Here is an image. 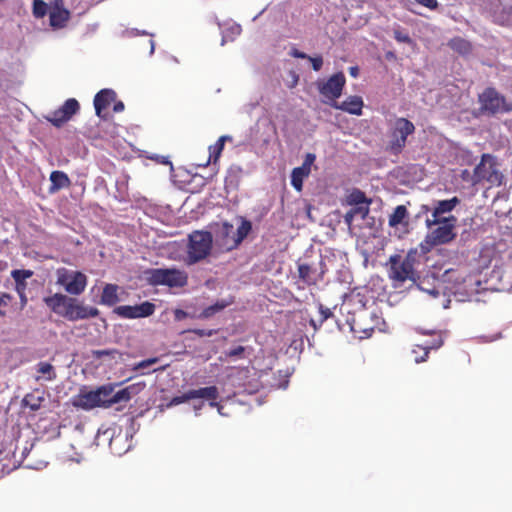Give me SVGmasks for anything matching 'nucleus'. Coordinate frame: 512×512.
<instances>
[{"label": "nucleus", "instance_id": "obj_15", "mask_svg": "<svg viewBox=\"0 0 512 512\" xmlns=\"http://www.w3.org/2000/svg\"><path fill=\"white\" fill-rule=\"evenodd\" d=\"M33 276L32 270L15 269L11 271V277L15 281V291L20 298L21 308H24L28 303L26 296L27 283L26 280Z\"/></svg>", "mask_w": 512, "mask_h": 512}, {"label": "nucleus", "instance_id": "obj_58", "mask_svg": "<svg viewBox=\"0 0 512 512\" xmlns=\"http://www.w3.org/2000/svg\"><path fill=\"white\" fill-rule=\"evenodd\" d=\"M4 0H0V2H3Z\"/></svg>", "mask_w": 512, "mask_h": 512}, {"label": "nucleus", "instance_id": "obj_16", "mask_svg": "<svg viewBox=\"0 0 512 512\" xmlns=\"http://www.w3.org/2000/svg\"><path fill=\"white\" fill-rule=\"evenodd\" d=\"M116 93L112 89H102L94 97L95 113L102 119L107 118L105 110L116 100Z\"/></svg>", "mask_w": 512, "mask_h": 512}, {"label": "nucleus", "instance_id": "obj_33", "mask_svg": "<svg viewBox=\"0 0 512 512\" xmlns=\"http://www.w3.org/2000/svg\"><path fill=\"white\" fill-rule=\"evenodd\" d=\"M37 371L45 376V379L52 381L56 378L54 367L47 362H40L37 366Z\"/></svg>", "mask_w": 512, "mask_h": 512}, {"label": "nucleus", "instance_id": "obj_50", "mask_svg": "<svg viewBox=\"0 0 512 512\" xmlns=\"http://www.w3.org/2000/svg\"><path fill=\"white\" fill-rule=\"evenodd\" d=\"M188 317V313L182 309H176L174 311V318L176 321H181Z\"/></svg>", "mask_w": 512, "mask_h": 512}, {"label": "nucleus", "instance_id": "obj_39", "mask_svg": "<svg viewBox=\"0 0 512 512\" xmlns=\"http://www.w3.org/2000/svg\"><path fill=\"white\" fill-rule=\"evenodd\" d=\"M191 399H192V397H190V390H189V391H187L186 393H184V394H183V395H181V396H175V397H173V398L170 400V402H169L168 406H169V407H171V406H176V405H179V404H181V403L187 402V401H189V400H191Z\"/></svg>", "mask_w": 512, "mask_h": 512}, {"label": "nucleus", "instance_id": "obj_21", "mask_svg": "<svg viewBox=\"0 0 512 512\" xmlns=\"http://www.w3.org/2000/svg\"><path fill=\"white\" fill-rule=\"evenodd\" d=\"M459 203L460 200L456 196L451 199L437 201L430 219H442V214L451 212Z\"/></svg>", "mask_w": 512, "mask_h": 512}, {"label": "nucleus", "instance_id": "obj_20", "mask_svg": "<svg viewBox=\"0 0 512 512\" xmlns=\"http://www.w3.org/2000/svg\"><path fill=\"white\" fill-rule=\"evenodd\" d=\"M45 401L44 392L36 389L30 393H27L22 401L21 406L23 408H29L31 411H38Z\"/></svg>", "mask_w": 512, "mask_h": 512}, {"label": "nucleus", "instance_id": "obj_27", "mask_svg": "<svg viewBox=\"0 0 512 512\" xmlns=\"http://www.w3.org/2000/svg\"><path fill=\"white\" fill-rule=\"evenodd\" d=\"M218 396H219V392H218V388L216 386H208V387L190 390V397H192V399L204 398V399L214 401L218 398Z\"/></svg>", "mask_w": 512, "mask_h": 512}, {"label": "nucleus", "instance_id": "obj_43", "mask_svg": "<svg viewBox=\"0 0 512 512\" xmlns=\"http://www.w3.org/2000/svg\"><path fill=\"white\" fill-rule=\"evenodd\" d=\"M311 64H312V68L314 71H320L322 66H323V58L321 55H317V56H309L308 55V58H307Z\"/></svg>", "mask_w": 512, "mask_h": 512}, {"label": "nucleus", "instance_id": "obj_49", "mask_svg": "<svg viewBox=\"0 0 512 512\" xmlns=\"http://www.w3.org/2000/svg\"><path fill=\"white\" fill-rule=\"evenodd\" d=\"M289 55L294 57V58H299V59H306L308 58V55L302 51H299L298 49L296 48H292L289 52Z\"/></svg>", "mask_w": 512, "mask_h": 512}, {"label": "nucleus", "instance_id": "obj_5", "mask_svg": "<svg viewBox=\"0 0 512 512\" xmlns=\"http://www.w3.org/2000/svg\"><path fill=\"white\" fill-rule=\"evenodd\" d=\"M213 236L208 231H194L189 235L187 262L195 264L205 259L211 252Z\"/></svg>", "mask_w": 512, "mask_h": 512}, {"label": "nucleus", "instance_id": "obj_48", "mask_svg": "<svg viewBox=\"0 0 512 512\" xmlns=\"http://www.w3.org/2000/svg\"><path fill=\"white\" fill-rule=\"evenodd\" d=\"M191 332L199 337H210L215 333L214 330H205V329H193Z\"/></svg>", "mask_w": 512, "mask_h": 512}, {"label": "nucleus", "instance_id": "obj_25", "mask_svg": "<svg viewBox=\"0 0 512 512\" xmlns=\"http://www.w3.org/2000/svg\"><path fill=\"white\" fill-rule=\"evenodd\" d=\"M69 19V12L66 9L56 6L50 12V25L55 28L64 27L65 23Z\"/></svg>", "mask_w": 512, "mask_h": 512}, {"label": "nucleus", "instance_id": "obj_55", "mask_svg": "<svg viewBox=\"0 0 512 512\" xmlns=\"http://www.w3.org/2000/svg\"><path fill=\"white\" fill-rule=\"evenodd\" d=\"M2 299H0V317H4L6 312L2 309Z\"/></svg>", "mask_w": 512, "mask_h": 512}, {"label": "nucleus", "instance_id": "obj_34", "mask_svg": "<svg viewBox=\"0 0 512 512\" xmlns=\"http://www.w3.org/2000/svg\"><path fill=\"white\" fill-rule=\"evenodd\" d=\"M433 336L432 340L422 343L424 345V349H426L428 353H430L431 350L439 349L444 343L441 333H433Z\"/></svg>", "mask_w": 512, "mask_h": 512}, {"label": "nucleus", "instance_id": "obj_54", "mask_svg": "<svg viewBox=\"0 0 512 512\" xmlns=\"http://www.w3.org/2000/svg\"><path fill=\"white\" fill-rule=\"evenodd\" d=\"M209 405L211 407H216L218 409V412L222 414V406L218 402H216V400L210 401Z\"/></svg>", "mask_w": 512, "mask_h": 512}, {"label": "nucleus", "instance_id": "obj_53", "mask_svg": "<svg viewBox=\"0 0 512 512\" xmlns=\"http://www.w3.org/2000/svg\"><path fill=\"white\" fill-rule=\"evenodd\" d=\"M349 73L352 77H357L359 74V69L357 66H353L349 68Z\"/></svg>", "mask_w": 512, "mask_h": 512}, {"label": "nucleus", "instance_id": "obj_56", "mask_svg": "<svg viewBox=\"0 0 512 512\" xmlns=\"http://www.w3.org/2000/svg\"><path fill=\"white\" fill-rule=\"evenodd\" d=\"M430 293L433 294L434 296H437L439 294V292L436 290H432Z\"/></svg>", "mask_w": 512, "mask_h": 512}, {"label": "nucleus", "instance_id": "obj_28", "mask_svg": "<svg viewBox=\"0 0 512 512\" xmlns=\"http://www.w3.org/2000/svg\"><path fill=\"white\" fill-rule=\"evenodd\" d=\"M232 137L228 135L221 136L215 144L209 147V162L216 163L221 156L226 141H231Z\"/></svg>", "mask_w": 512, "mask_h": 512}, {"label": "nucleus", "instance_id": "obj_29", "mask_svg": "<svg viewBox=\"0 0 512 512\" xmlns=\"http://www.w3.org/2000/svg\"><path fill=\"white\" fill-rule=\"evenodd\" d=\"M232 302H228L225 300L217 301L215 304L210 305L203 309V311L200 313L199 318L201 319H208L214 316L216 313L222 311L227 306H229Z\"/></svg>", "mask_w": 512, "mask_h": 512}, {"label": "nucleus", "instance_id": "obj_47", "mask_svg": "<svg viewBox=\"0 0 512 512\" xmlns=\"http://www.w3.org/2000/svg\"><path fill=\"white\" fill-rule=\"evenodd\" d=\"M97 391H101V397L110 399V397L113 395V388L111 386H102L97 389Z\"/></svg>", "mask_w": 512, "mask_h": 512}, {"label": "nucleus", "instance_id": "obj_10", "mask_svg": "<svg viewBox=\"0 0 512 512\" xmlns=\"http://www.w3.org/2000/svg\"><path fill=\"white\" fill-rule=\"evenodd\" d=\"M346 84V78L343 72L333 74L326 82L318 83L319 93L325 97L330 103L337 102V99L341 96L343 88Z\"/></svg>", "mask_w": 512, "mask_h": 512}, {"label": "nucleus", "instance_id": "obj_24", "mask_svg": "<svg viewBox=\"0 0 512 512\" xmlns=\"http://www.w3.org/2000/svg\"><path fill=\"white\" fill-rule=\"evenodd\" d=\"M118 289L116 284H106L101 294V303L107 306H114L118 301Z\"/></svg>", "mask_w": 512, "mask_h": 512}, {"label": "nucleus", "instance_id": "obj_35", "mask_svg": "<svg viewBox=\"0 0 512 512\" xmlns=\"http://www.w3.org/2000/svg\"><path fill=\"white\" fill-rule=\"evenodd\" d=\"M319 312L320 319L318 324L314 319L310 320V324L314 327L315 330H317L318 327H320L328 318L332 317L333 315L332 311L329 308L324 307L322 304H319Z\"/></svg>", "mask_w": 512, "mask_h": 512}, {"label": "nucleus", "instance_id": "obj_38", "mask_svg": "<svg viewBox=\"0 0 512 512\" xmlns=\"http://www.w3.org/2000/svg\"><path fill=\"white\" fill-rule=\"evenodd\" d=\"M48 5L42 0H34L33 15L36 18H43L47 13Z\"/></svg>", "mask_w": 512, "mask_h": 512}, {"label": "nucleus", "instance_id": "obj_40", "mask_svg": "<svg viewBox=\"0 0 512 512\" xmlns=\"http://www.w3.org/2000/svg\"><path fill=\"white\" fill-rule=\"evenodd\" d=\"M475 170L471 173L468 169L461 171L460 177L463 181L469 182L472 186H476L479 182L475 181Z\"/></svg>", "mask_w": 512, "mask_h": 512}, {"label": "nucleus", "instance_id": "obj_32", "mask_svg": "<svg viewBox=\"0 0 512 512\" xmlns=\"http://www.w3.org/2000/svg\"><path fill=\"white\" fill-rule=\"evenodd\" d=\"M411 354L413 356L414 362L417 364L425 362L429 356V353L426 349H424L423 344H415L411 350Z\"/></svg>", "mask_w": 512, "mask_h": 512}, {"label": "nucleus", "instance_id": "obj_14", "mask_svg": "<svg viewBox=\"0 0 512 512\" xmlns=\"http://www.w3.org/2000/svg\"><path fill=\"white\" fill-rule=\"evenodd\" d=\"M316 160V155L307 153L301 166L296 167L291 173V185L297 190L301 191L303 187V180L311 173V166Z\"/></svg>", "mask_w": 512, "mask_h": 512}, {"label": "nucleus", "instance_id": "obj_12", "mask_svg": "<svg viewBox=\"0 0 512 512\" xmlns=\"http://www.w3.org/2000/svg\"><path fill=\"white\" fill-rule=\"evenodd\" d=\"M156 305L149 301H144L137 305H121L114 309L119 317L124 319L146 318L154 314Z\"/></svg>", "mask_w": 512, "mask_h": 512}, {"label": "nucleus", "instance_id": "obj_30", "mask_svg": "<svg viewBox=\"0 0 512 512\" xmlns=\"http://www.w3.org/2000/svg\"><path fill=\"white\" fill-rule=\"evenodd\" d=\"M369 204H363V205H359V206H356L352 209H350L344 219H345V222L348 224V225H351L353 219L356 217V216H359L361 219H365L366 216L368 215L369 213V207H368Z\"/></svg>", "mask_w": 512, "mask_h": 512}, {"label": "nucleus", "instance_id": "obj_46", "mask_svg": "<svg viewBox=\"0 0 512 512\" xmlns=\"http://www.w3.org/2000/svg\"><path fill=\"white\" fill-rule=\"evenodd\" d=\"M418 4L430 9V10H436L439 6V3L437 0H415Z\"/></svg>", "mask_w": 512, "mask_h": 512}, {"label": "nucleus", "instance_id": "obj_42", "mask_svg": "<svg viewBox=\"0 0 512 512\" xmlns=\"http://www.w3.org/2000/svg\"><path fill=\"white\" fill-rule=\"evenodd\" d=\"M158 360H159V359H158L157 357L142 360V361H140L139 363H137V364L133 367V370H139V369H145V368H148V367H150L151 365H153V364L157 363V362H158Z\"/></svg>", "mask_w": 512, "mask_h": 512}, {"label": "nucleus", "instance_id": "obj_51", "mask_svg": "<svg viewBox=\"0 0 512 512\" xmlns=\"http://www.w3.org/2000/svg\"><path fill=\"white\" fill-rule=\"evenodd\" d=\"M0 299H2V306L6 307L13 297L9 293L3 292L0 294Z\"/></svg>", "mask_w": 512, "mask_h": 512}, {"label": "nucleus", "instance_id": "obj_6", "mask_svg": "<svg viewBox=\"0 0 512 512\" xmlns=\"http://www.w3.org/2000/svg\"><path fill=\"white\" fill-rule=\"evenodd\" d=\"M149 281L152 285L182 288L188 283V274L176 268H157L149 272Z\"/></svg>", "mask_w": 512, "mask_h": 512}, {"label": "nucleus", "instance_id": "obj_52", "mask_svg": "<svg viewBox=\"0 0 512 512\" xmlns=\"http://www.w3.org/2000/svg\"><path fill=\"white\" fill-rule=\"evenodd\" d=\"M114 105H113V111L115 113H119V112H122L124 110V103L122 101H116L113 102Z\"/></svg>", "mask_w": 512, "mask_h": 512}, {"label": "nucleus", "instance_id": "obj_7", "mask_svg": "<svg viewBox=\"0 0 512 512\" xmlns=\"http://www.w3.org/2000/svg\"><path fill=\"white\" fill-rule=\"evenodd\" d=\"M57 284L64 287L70 295H80L87 286V276L80 271L59 268L56 271Z\"/></svg>", "mask_w": 512, "mask_h": 512}, {"label": "nucleus", "instance_id": "obj_18", "mask_svg": "<svg viewBox=\"0 0 512 512\" xmlns=\"http://www.w3.org/2000/svg\"><path fill=\"white\" fill-rule=\"evenodd\" d=\"M101 393V391L95 390L80 394L75 405L87 410L100 406L106 407V398H102Z\"/></svg>", "mask_w": 512, "mask_h": 512}, {"label": "nucleus", "instance_id": "obj_1", "mask_svg": "<svg viewBox=\"0 0 512 512\" xmlns=\"http://www.w3.org/2000/svg\"><path fill=\"white\" fill-rule=\"evenodd\" d=\"M46 306L55 314L69 320L78 321L94 318L99 315L95 307L84 305L77 298L55 293L43 299Z\"/></svg>", "mask_w": 512, "mask_h": 512}, {"label": "nucleus", "instance_id": "obj_19", "mask_svg": "<svg viewBox=\"0 0 512 512\" xmlns=\"http://www.w3.org/2000/svg\"><path fill=\"white\" fill-rule=\"evenodd\" d=\"M144 386V383H137L117 391L110 397V399L106 398V407H110L113 404L120 402H128L131 399L132 394L138 393L141 389L144 388Z\"/></svg>", "mask_w": 512, "mask_h": 512}, {"label": "nucleus", "instance_id": "obj_22", "mask_svg": "<svg viewBox=\"0 0 512 512\" xmlns=\"http://www.w3.org/2000/svg\"><path fill=\"white\" fill-rule=\"evenodd\" d=\"M51 186L49 191L51 193L57 192L63 188H68L71 185V181L66 173L63 171H53L50 174Z\"/></svg>", "mask_w": 512, "mask_h": 512}, {"label": "nucleus", "instance_id": "obj_9", "mask_svg": "<svg viewBox=\"0 0 512 512\" xmlns=\"http://www.w3.org/2000/svg\"><path fill=\"white\" fill-rule=\"evenodd\" d=\"M475 181L482 182L486 180L492 185H501L502 174L496 168V163L493 156L490 154H483L481 161L475 167Z\"/></svg>", "mask_w": 512, "mask_h": 512}, {"label": "nucleus", "instance_id": "obj_44", "mask_svg": "<svg viewBox=\"0 0 512 512\" xmlns=\"http://www.w3.org/2000/svg\"><path fill=\"white\" fill-rule=\"evenodd\" d=\"M394 38L400 43L409 44L412 42L410 36L401 30H394Z\"/></svg>", "mask_w": 512, "mask_h": 512}, {"label": "nucleus", "instance_id": "obj_3", "mask_svg": "<svg viewBox=\"0 0 512 512\" xmlns=\"http://www.w3.org/2000/svg\"><path fill=\"white\" fill-rule=\"evenodd\" d=\"M457 218L450 215L442 219H426V226L432 228L438 225L437 228L431 230L426 236V242L431 246H437L447 244L455 239L456 233L454 229L456 227Z\"/></svg>", "mask_w": 512, "mask_h": 512}, {"label": "nucleus", "instance_id": "obj_23", "mask_svg": "<svg viewBox=\"0 0 512 512\" xmlns=\"http://www.w3.org/2000/svg\"><path fill=\"white\" fill-rule=\"evenodd\" d=\"M409 212L405 205H398L389 216L388 224L391 227H397L401 224H408Z\"/></svg>", "mask_w": 512, "mask_h": 512}, {"label": "nucleus", "instance_id": "obj_41", "mask_svg": "<svg viewBox=\"0 0 512 512\" xmlns=\"http://www.w3.org/2000/svg\"><path fill=\"white\" fill-rule=\"evenodd\" d=\"M245 352V347L237 346L226 352V356L229 358H242Z\"/></svg>", "mask_w": 512, "mask_h": 512}, {"label": "nucleus", "instance_id": "obj_11", "mask_svg": "<svg viewBox=\"0 0 512 512\" xmlns=\"http://www.w3.org/2000/svg\"><path fill=\"white\" fill-rule=\"evenodd\" d=\"M211 233L215 243L230 251L236 248L234 226L228 222H217L211 225Z\"/></svg>", "mask_w": 512, "mask_h": 512}, {"label": "nucleus", "instance_id": "obj_36", "mask_svg": "<svg viewBox=\"0 0 512 512\" xmlns=\"http://www.w3.org/2000/svg\"><path fill=\"white\" fill-rule=\"evenodd\" d=\"M348 199L350 204H355L357 206L370 203V201L367 200L365 193L358 189L354 190Z\"/></svg>", "mask_w": 512, "mask_h": 512}, {"label": "nucleus", "instance_id": "obj_2", "mask_svg": "<svg viewBox=\"0 0 512 512\" xmlns=\"http://www.w3.org/2000/svg\"><path fill=\"white\" fill-rule=\"evenodd\" d=\"M417 250L411 249L405 257L394 254L389 257L386 264L388 278L393 282L394 287L401 286L404 282L410 280L416 282L419 276L415 271Z\"/></svg>", "mask_w": 512, "mask_h": 512}, {"label": "nucleus", "instance_id": "obj_45", "mask_svg": "<svg viewBox=\"0 0 512 512\" xmlns=\"http://www.w3.org/2000/svg\"><path fill=\"white\" fill-rule=\"evenodd\" d=\"M349 325H350L351 330H352L353 332H355V333H358V332H360V331H363V332H367V331H368V329H366V328H362V327H361V325H360V323H359V320H357V319H355V318H353V319L351 320V322H349ZM369 331H370V332H372V331H373V328H370V329H369Z\"/></svg>", "mask_w": 512, "mask_h": 512}, {"label": "nucleus", "instance_id": "obj_37", "mask_svg": "<svg viewBox=\"0 0 512 512\" xmlns=\"http://www.w3.org/2000/svg\"><path fill=\"white\" fill-rule=\"evenodd\" d=\"M450 46L453 49L459 51L460 53H467L471 49L470 43L461 38H456V39L451 40Z\"/></svg>", "mask_w": 512, "mask_h": 512}, {"label": "nucleus", "instance_id": "obj_57", "mask_svg": "<svg viewBox=\"0 0 512 512\" xmlns=\"http://www.w3.org/2000/svg\"><path fill=\"white\" fill-rule=\"evenodd\" d=\"M364 311L361 312V314L358 315L359 320L364 316Z\"/></svg>", "mask_w": 512, "mask_h": 512}, {"label": "nucleus", "instance_id": "obj_31", "mask_svg": "<svg viewBox=\"0 0 512 512\" xmlns=\"http://www.w3.org/2000/svg\"><path fill=\"white\" fill-rule=\"evenodd\" d=\"M251 229H252V225H251V222L248 220H243L241 225L237 228V230L234 229L236 248L247 237V235L249 234Z\"/></svg>", "mask_w": 512, "mask_h": 512}, {"label": "nucleus", "instance_id": "obj_8", "mask_svg": "<svg viewBox=\"0 0 512 512\" xmlns=\"http://www.w3.org/2000/svg\"><path fill=\"white\" fill-rule=\"evenodd\" d=\"M415 132L414 124L406 118H398L395 121L394 127L391 131V140L388 150L395 155H398L406 146L407 137Z\"/></svg>", "mask_w": 512, "mask_h": 512}, {"label": "nucleus", "instance_id": "obj_26", "mask_svg": "<svg viewBox=\"0 0 512 512\" xmlns=\"http://www.w3.org/2000/svg\"><path fill=\"white\" fill-rule=\"evenodd\" d=\"M299 278L306 285H315L317 283L316 271L309 264L300 263L298 264Z\"/></svg>", "mask_w": 512, "mask_h": 512}, {"label": "nucleus", "instance_id": "obj_17", "mask_svg": "<svg viewBox=\"0 0 512 512\" xmlns=\"http://www.w3.org/2000/svg\"><path fill=\"white\" fill-rule=\"evenodd\" d=\"M330 106L334 109L342 110L349 114L360 116V115H362L364 102L360 96L352 95V96L347 97L342 102L330 103Z\"/></svg>", "mask_w": 512, "mask_h": 512}, {"label": "nucleus", "instance_id": "obj_13", "mask_svg": "<svg viewBox=\"0 0 512 512\" xmlns=\"http://www.w3.org/2000/svg\"><path fill=\"white\" fill-rule=\"evenodd\" d=\"M79 109V102L75 98H70L67 99L59 109L53 111L51 114L46 116V119L53 126L59 128L64 123L69 121L73 117V115H75L79 111Z\"/></svg>", "mask_w": 512, "mask_h": 512}, {"label": "nucleus", "instance_id": "obj_4", "mask_svg": "<svg viewBox=\"0 0 512 512\" xmlns=\"http://www.w3.org/2000/svg\"><path fill=\"white\" fill-rule=\"evenodd\" d=\"M480 111L484 115L494 116L512 112V102L500 94L495 88L487 87L478 96Z\"/></svg>", "mask_w": 512, "mask_h": 512}]
</instances>
